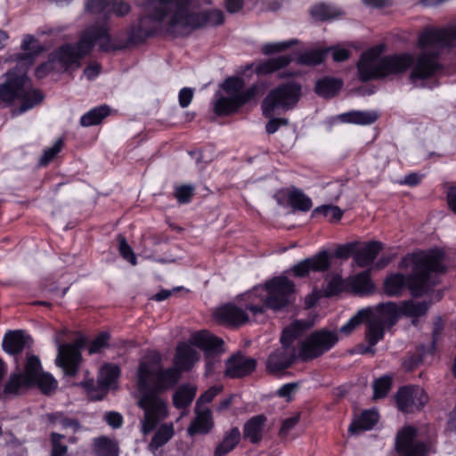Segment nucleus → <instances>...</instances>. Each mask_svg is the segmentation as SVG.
Here are the masks:
<instances>
[{
    "label": "nucleus",
    "mask_w": 456,
    "mask_h": 456,
    "mask_svg": "<svg viewBox=\"0 0 456 456\" xmlns=\"http://www.w3.org/2000/svg\"><path fill=\"white\" fill-rule=\"evenodd\" d=\"M144 5L145 15L139 19L136 26H132L129 41L140 44L154 36L158 23L168 13L167 32L175 37H186L194 30L222 25L224 14L221 10L213 9L204 12H190L193 0H150Z\"/></svg>",
    "instance_id": "obj_1"
},
{
    "label": "nucleus",
    "mask_w": 456,
    "mask_h": 456,
    "mask_svg": "<svg viewBox=\"0 0 456 456\" xmlns=\"http://www.w3.org/2000/svg\"><path fill=\"white\" fill-rule=\"evenodd\" d=\"M444 253L438 249L419 251L407 254L398 264L401 270L411 269L408 275L392 273L383 281V291L388 297H400L407 287L415 297H422L430 291L436 285L433 273H444L446 267L442 261Z\"/></svg>",
    "instance_id": "obj_2"
},
{
    "label": "nucleus",
    "mask_w": 456,
    "mask_h": 456,
    "mask_svg": "<svg viewBox=\"0 0 456 456\" xmlns=\"http://www.w3.org/2000/svg\"><path fill=\"white\" fill-rule=\"evenodd\" d=\"M456 45V27L445 28H427L419 35L417 62L409 79L415 83L418 80H426L436 77L442 72L444 66L440 61L442 49Z\"/></svg>",
    "instance_id": "obj_3"
},
{
    "label": "nucleus",
    "mask_w": 456,
    "mask_h": 456,
    "mask_svg": "<svg viewBox=\"0 0 456 456\" xmlns=\"http://www.w3.org/2000/svg\"><path fill=\"white\" fill-rule=\"evenodd\" d=\"M383 46L370 48L363 52L357 62L359 79L362 82L382 79L389 76L401 75L410 68L413 70L417 58L409 53L379 57ZM412 71H411V73Z\"/></svg>",
    "instance_id": "obj_4"
},
{
    "label": "nucleus",
    "mask_w": 456,
    "mask_h": 456,
    "mask_svg": "<svg viewBox=\"0 0 456 456\" xmlns=\"http://www.w3.org/2000/svg\"><path fill=\"white\" fill-rule=\"evenodd\" d=\"M4 76L5 80L0 84V109L12 107L20 102V106L12 110L13 115H20L43 102V93L33 87L30 78L21 69L15 67Z\"/></svg>",
    "instance_id": "obj_5"
},
{
    "label": "nucleus",
    "mask_w": 456,
    "mask_h": 456,
    "mask_svg": "<svg viewBox=\"0 0 456 456\" xmlns=\"http://www.w3.org/2000/svg\"><path fill=\"white\" fill-rule=\"evenodd\" d=\"M312 325L310 322L296 320L282 330L280 338L281 346L273 351L265 361V370L268 374L281 376L292 366L298 358V350L293 344Z\"/></svg>",
    "instance_id": "obj_6"
},
{
    "label": "nucleus",
    "mask_w": 456,
    "mask_h": 456,
    "mask_svg": "<svg viewBox=\"0 0 456 456\" xmlns=\"http://www.w3.org/2000/svg\"><path fill=\"white\" fill-rule=\"evenodd\" d=\"M180 379L178 369H163L148 362H140L137 370L138 390L152 391L157 395L175 387Z\"/></svg>",
    "instance_id": "obj_7"
},
{
    "label": "nucleus",
    "mask_w": 456,
    "mask_h": 456,
    "mask_svg": "<svg viewBox=\"0 0 456 456\" xmlns=\"http://www.w3.org/2000/svg\"><path fill=\"white\" fill-rule=\"evenodd\" d=\"M301 91V85L296 81L282 83L272 89L262 102L263 115L271 118L277 108L293 109L302 95Z\"/></svg>",
    "instance_id": "obj_8"
},
{
    "label": "nucleus",
    "mask_w": 456,
    "mask_h": 456,
    "mask_svg": "<svg viewBox=\"0 0 456 456\" xmlns=\"http://www.w3.org/2000/svg\"><path fill=\"white\" fill-rule=\"evenodd\" d=\"M418 429L405 426L396 434L395 447L400 456H428L436 452V439L418 440Z\"/></svg>",
    "instance_id": "obj_9"
},
{
    "label": "nucleus",
    "mask_w": 456,
    "mask_h": 456,
    "mask_svg": "<svg viewBox=\"0 0 456 456\" xmlns=\"http://www.w3.org/2000/svg\"><path fill=\"white\" fill-rule=\"evenodd\" d=\"M338 341V332L326 328L311 332L301 342L298 359L307 362L329 352Z\"/></svg>",
    "instance_id": "obj_10"
},
{
    "label": "nucleus",
    "mask_w": 456,
    "mask_h": 456,
    "mask_svg": "<svg viewBox=\"0 0 456 456\" xmlns=\"http://www.w3.org/2000/svg\"><path fill=\"white\" fill-rule=\"evenodd\" d=\"M266 296L264 305L275 312L289 305L294 301L295 284L287 276L281 275L265 283Z\"/></svg>",
    "instance_id": "obj_11"
},
{
    "label": "nucleus",
    "mask_w": 456,
    "mask_h": 456,
    "mask_svg": "<svg viewBox=\"0 0 456 456\" xmlns=\"http://www.w3.org/2000/svg\"><path fill=\"white\" fill-rule=\"evenodd\" d=\"M141 397L138 406L143 410L142 432L144 435L151 433L159 423L168 415L167 405L164 400L152 391H139Z\"/></svg>",
    "instance_id": "obj_12"
},
{
    "label": "nucleus",
    "mask_w": 456,
    "mask_h": 456,
    "mask_svg": "<svg viewBox=\"0 0 456 456\" xmlns=\"http://www.w3.org/2000/svg\"><path fill=\"white\" fill-rule=\"evenodd\" d=\"M87 344L86 338L79 336L73 343H58V354L55 359V364L61 368L64 375L75 377L79 370L82 362L81 349Z\"/></svg>",
    "instance_id": "obj_13"
},
{
    "label": "nucleus",
    "mask_w": 456,
    "mask_h": 456,
    "mask_svg": "<svg viewBox=\"0 0 456 456\" xmlns=\"http://www.w3.org/2000/svg\"><path fill=\"white\" fill-rule=\"evenodd\" d=\"M257 85H252L250 87L242 91L241 94H236L232 96H220L214 104V112L216 116H229L238 111L243 105L253 100L258 94Z\"/></svg>",
    "instance_id": "obj_14"
},
{
    "label": "nucleus",
    "mask_w": 456,
    "mask_h": 456,
    "mask_svg": "<svg viewBox=\"0 0 456 456\" xmlns=\"http://www.w3.org/2000/svg\"><path fill=\"white\" fill-rule=\"evenodd\" d=\"M428 397L424 389L414 386L402 387L395 394L397 408L403 413L420 411L428 403Z\"/></svg>",
    "instance_id": "obj_15"
},
{
    "label": "nucleus",
    "mask_w": 456,
    "mask_h": 456,
    "mask_svg": "<svg viewBox=\"0 0 456 456\" xmlns=\"http://www.w3.org/2000/svg\"><path fill=\"white\" fill-rule=\"evenodd\" d=\"M256 360L247 357L241 352L232 354L225 362V375L231 379H241L250 375L256 368Z\"/></svg>",
    "instance_id": "obj_16"
},
{
    "label": "nucleus",
    "mask_w": 456,
    "mask_h": 456,
    "mask_svg": "<svg viewBox=\"0 0 456 456\" xmlns=\"http://www.w3.org/2000/svg\"><path fill=\"white\" fill-rule=\"evenodd\" d=\"M51 61H54L57 69L69 70L80 67V59L76 53L74 44L66 43L51 53Z\"/></svg>",
    "instance_id": "obj_17"
},
{
    "label": "nucleus",
    "mask_w": 456,
    "mask_h": 456,
    "mask_svg": "<svg viewBox=\"0 0 456 456\" xmlns=\"http://www.w3.org/2000/svg\"><path fill=\"white\" fill-rule=\"evenodd\" d=\"M215 427L212 411L209 408L200 409L195 407V417L187 428V435H208Z\"/></svg>",
    "instance_id": "obj_18"
},
{
    "label": "nucleus",
    "mask_w": 456,
    "mask_h": 456,
    "mask_svg": "<svg viewBox=\"0 0 456 456\" xmlns=\"http://www.w3.org/2000/svg\"><path fill=\"white\" fill-rule=\"evenodd\" d=\"M190 342L203 350L206 354H219L224 351V340L208 330H200L194 333Z\"/></svg>",
    "instance_id": "obj_19"
},
{
    "label": "nucleus",
    "mask_w": 456,
    "mask_h": 456,
    "mask_svg": "<svg viewBox=\"0 0 456 456\" xmlns=\"http://www.w3.org/2000/svg\"><path fill=\"white\" fill-rule=\"evenodd\" d=\"M215 316L220 322L232 327L241 326L248 321L246 311L233 304H227L219 307Z\"/></svg>",
    "instance_id": "obj_20"
},
{
    "label": "nucleus",
    "mask_w": 456,
    "mask_h": 456,
    "mask_svg": "<svg viewBox=\"0 0 456 456\" xmlns=\"http://www.w3.org/2000/svg\"><path fill=\"white\" fill-rule=\"evenodd\" d=\"M200 360L199 353L186 343H179L174 357V368L179 370V373L190 370Z\"/></svg>",
    "instance_id": "obj_21"
},
{
    "label": "nucleus",
    "mask_w": 456,
    "mask_h": 456,
    "mask_svg": "<svg viewBox=\"0 0 456 456\" xmlns=\"http://www.w3.org/2000/svg\"><path fill=\"white\" fill-rule=\"evenodd\" d=\"M106 34L104 26H92L87 28L82 37L77 44H74V49L77 55L81 60L87 55L103 35Z\"/></svg>",
    "instance_id": "obj_22"
},
{
    "label": "nucleus",
    "mask_w": 456,
    "mask_h": 456,
    "mask_svg": "<svg viewBox=\"0 0 456 456\" xmlns=\"http://www.w3.org/2000/svg\"><path fill=\"white\" fill-rule=\"evenodd\" d=\"M28 339L30 337L22 330H8L3 338V350L11 355H18L23 351Z\"/></svg>",
    "instance_id": "obj_23"
},
{
    "label": "nucleus",
    "mask_w": 456,
    "mask_h": 456,
    "mask_svg": "<svg viewBox=\"0 0 456 456\" xmlns=\"http://www.w3.org/2000/svg\"><path fill=\"white\" fill-rule=\"evenodd\" d=\"M402 316L401 305L395 302L380 303L376 307V314H371L373 319H378L384 326L393 327Z\"/></svg>",
    "instance_id": "obj_24"
},
{
    "label": "nucleus",
    "mask_w": 456,
    "mask_h": 456,
    "mask_svg": "<svg viewBox=\"0 0 456 456\" xmlns=\"http://www.w3.org/2000/svg\"><path fill=\"white\" fill-rule=\"evenodd\" d=\"M266 421L267 418L264 414L251 417L243 426V438L253 444H259L263 439Z\"/></svg>",
    "instance_id": "obj_25"
},
{
    "label": "nucleus",
    "mask_w": 456,
    "mask_h": 456,
    "mask_svg": "<svg viewBox=\"0 0 456 456\" xmlns=\"http://www.w3.org/2000/svg\"><path fill=\"white\" fill-rule=\"evenodd\" d=\"M383 249V244L379 241L366 242L354 254V260L359 267L370 266L379 253Z\"/></svg>",
    "instance_id": "obj_26"
},
{
    "label": "nucleus",
    "mask_w": 456,
    "mask_h": 456,
    "mask_svg": "<svg viewBox=\"0 0 456 456\" xmlns=\"http://www.w3.org/2000/svg\"><path fill=\"white\" fill-rule=\"evenodd\" d=\"M309 14L314 21L324 22L342 17L345 12L341 8L320 2L310 8Z\"/></svg>",
    "instance_id": "obj_27"
},
{
    "label": "nucleus",
    "mask_w": 456,
    "mask_h": 456,
    "mask_svg": "<svg viewBox=\"0 0 456 456\" xmlns=\"http://www.w3.org/2000/svg\"><path fill=\"white\" fill-rule=\"evenodd\" d=\"M293 61V57L289 54L281 55L275 58H270L268 60L263 61L259 62L255 69V72L258 76H265L275 71L281 70L288 67L291 61Z\"/></svg>",
    "instance_id": "obj_28"
},
{
    "label": "nucleus",
    "mask_w": 456,
    "mask_h": 456,
    "mask_svg": "<svg viewBox=\"0 0 456 456\" xmlns=\"http://www.w3.org/2000/svg\"><path fill=\"white\" fill-rule=\"evenodd\" d=\"M379 413L375 410H366L354 419L348 428L351 435H358L366 430H370L379 421Z\"/></svg>",
    "instance_id": "obj_29"
},
{
    "label": "nucleus",
    "mask_w": 456,
    "mask_h": 456,
    "mask_svg": "<svg viewBox=\"0 0 456 456\" xmlns=\"http://www.w3.org/2000/svg\"><path fill=\"white\" fill-rule=\"evenodd\" d=\"M343 87V80L332 77H324L316 81L314 92L322 97H334Z\"/></svg>",
    "instance_id": "obj_30"
},
{
    "label": "nucleus",
    "mask_w": 456,
    "mask_h": 456,
    "mask_svg": "<svg viewBox=\"0 0 456 456\" xmlns=\"http://www.w3.org/2000/svg\"><path fill=\"white\" fill-rule=\"evenodd\" d=\"M240 432L237 427L231 428L225 433L223 440L215 449L214 456H225L232 452L240 441Z\"/></svg>",
    "instance_id": "obj_31"
},
{
    "label": "nucleus",
    "mask_w": 456,
    "mask_h": 456,
    "mask_svg": "<svg viewBox=\"0 0 456 456\" xmlns=\"http://www.w3.org/2000/svg\"><path fill=\"white\" fill-rule=\"evenodd\" d=\"M288 204L294 211L307 212L313 207L311 199L302 191L292 187L288 189Z\"/></svg>",
    "instance_id": "obj_32"
},
{
    "label": "nucleus",
    "mask_w": 456,
    "mask_h": 456,
    "mask_svg": "<svg viewBox=\"0 0 456 456\" xmlns=\"http://www.w3.org/2000/svg\"><path fill=\"white\" fill-rule=\"evenodd\" d=\"M352 290L360 296L371 293L375 286L370 279V270H365L356 274L351 281Z\"/></svg>",
    "instance_id": "obj_33"
},
{
    "label": "nucleus",
    "mask_w": 456,
    "mask_h": 456,
    "mask_svg": "<svg viewBox=\"0 0 456 456\" xmlns=\"http://www.w3.org/2000/svg\"><path fill=\"white\" fill-rule=\"evenodd\" d=\"M197 388L194 386L182 385L173 395V404L177 409L187 408L196 395Z\"/></svg>",
    "instance_id": "obj_34"
},
{
    "label": "nucleus",
    "mask_w": 456,
    "mask_h": 456,
    "mask_svg": "<svg viewBox=\"0 0 456 456\" xmlns=\"http://www.w3.org/2000/svg\"><path fill=\"white\" fill-rule=\"evenodd\" d=\"M365 330V340L371 346L377 345L383 339L385 335V327L378 319L371 316L368 319Z\"/></svg>",
    "instance_id": "obj_35"
},
{
    "label": "nucleus",
    "mask_w": 456,
    "mask_h": 456,
    "mask_svg": "<svg viewBox=\"0 0 456 456\" xmlns=\"http://www.w3.org/2000/svg\"><path fill=\"white\" fill-rule=\"evenodd\" d=\"M175 435L173 423H164L160 425L157 432L151 438L149 444L151 451H157L164 444H166Z\"/></svg>",
    "instance_id": "obj_36"
},
{
    "label": "nucleus",
    "mask_w": 456,
    "mask_h": 456,
    "mask_svg": "<svg viewBox=\"0 0 456 456\" xmlns=\"http://www.w3.org/2000/svg\"><path fill=\"white\" fill-rule=\"evenodd\" d=\"M120 369L116 364H105L98 374V387L106 392L110 386L118 378Z\"/></svg>",
    "instance_id": "obj_37"
},
{
    "label": "nucleus",
    "mask_w": 456,
    "mask_h": 456,
    "mask_svg": "<svg viewBox=\"0 0 456 456\" xmlns=\"http://www.w3.org/2000/svg\"><path fill=\"white\" fill-rule=\"evenodd\" d=\"M430 305V301L416 302L411 299L403 301L401 305L402 315L412 318L423 316L428 313Z\"/></svg>",
    "instance_id": "obj_38"
},
{
    "label": "nucleus",
    "mask_w": 456,
    "mask_h": 456,
    "mask_svg": "<svg viewBox=\"0 0 456 456\" xmlns=\"http://www.w3.org/2000/svg\"><path fill=\"white\" fill-rule=\"evenodd\" d=\"M341 118L343 121L348 123L370 125L379 118V114L376 111L354 110L342 114Z\"/></svg>",
    "instance_id": "obj_39"
},
{
    "label": "nucleus",
    "mask_w": 456,
    "mask_h": 456,
    "mask_svg": "<svg viewBox=\"0 0 456 456\" xmlns=\"http://www.w3.org/2000/svg\"><path fill=\"white\" fill-rule=\"evenodd\" d=\"M110 109L107 105L96 107L81 117L80 124L82 126L99 125L105 118L110 115Z\"/></svg>",
    "instance_id": "obj_40"
},
{
    "label": "nucleus",
    "mask_w": 456,
    "mask_h": 456,
    "mask_svg": "<svg viewBox=\"0 0 456 456\" xmlns=\"http://www.w3.org/2000/svg\"><path fill=\"white\" fill-rule=\"evenodd\" d=\"M427 354H430V348L428 350L424 345L418 346L414 353L408 354L404 358L403 362L404 369L408 371H411L418 368L424 362Z\"/></svg>",
    "instance_id": "obj_41"
},
{
    "label": "nucleus",
    "mask_w": 456,
    "mask_h": 456,
    "mask_svg": "<svg viewBox=\"0 0 456 456\" xmlns=\"http://www.w3.org/2000/svg\"><path fill=\"white\" fill-rule=\"evenodd\" d=\"M32 387H37L45 395H51L56 391L58 382L50 373L43 372L36 378Z\"/></svg>",
    "instance_id": "obj_42"
},
{
    "label": "nucleus",
    "mask_w": 456,
    "mask_h": 456,
    "mask_svg": "<svg viewBox=\"0 0 456 456\" xmlns=\"http://www.w3.org/2000/svg\"><path fill=\"white\" fill-rule=\"evenodd\" d=\"M95 456H118V444L108 437L102 436L94 440Z\"/></svg>",
    "instance_id": "obj_43"
},
{
    "label": "nucleus",
    "mask_w": 456,
    "mask_h": 456,
    "mask_svg": "<svg viewBox=\"0 0 456 456\" xmlns=\"http://www.w3.org/2000/svg\"><path fill=\"white\" fill-rule=\"evenodd\" d=\"M42 371V366L39 358L37 355H29L27 357V362L24 368L25 382L27 384L33 385V381L36 380Z\"/></svg>",
    "instance_id": "obj_44"
},
{
    "label": "nucleus",
    "mask_w": 456,
    "mask_h": 456,
    "mask_svg": "<svg viewBox=\"0 0 456 456\" xmlns=\"http://www.w3.org/2000/svg\"><path fill=\"white\" fill-rule=\"evenodd\" d=\"M306 259L309 261L311 272L324 273L330 268V256L327 250H322Z\"/></svg>",
    "instance_id": "obj_45"
},
{
    "label": "nucleus",
    "mask_w": 456,
    "mask_h": 456,
    "mask_svg": "<svg viewBox=\"0 0 456 456\" xmlns=\"http://www.w3.org/2000/svg\"><path fill=\"white\" fill-rule=\"evenodd\" d=\"M329 50L330 49H316L305 52L298 57L297 63L308 66L321 64L324 61Z\"/></svg>",
    "instance_id": "obj_46"
},
{
    "label": "nucleus",
    "mask_w": 456,
    "mask_h": 456,
    "mask_svg": "<svg viewBox=\"0 0 456 456\" xmlns=\"http://www.w3.org/2000/svg\"><path fill=\"white\" fill-rule=\"evenodd\" d=\"M372 314V310L370 308H364L359 310L354 316H353L347 323L340 328V332L345 335H349L352 331L361 323H362L365 319L370 317Z\"/></svg>",
    "instance_id": "obj_47"
},
{
    "label": "nucleus",
    "mask_w": 456,
    "mask_h": 456,
    "mask_svg": "<svg viewBox=\"0 0 456 456\" xmlns=\"http://www.w3.org/2000/svg\"><path fill=\"white\" fill-rule=\"evenodd\" d=\"M22 387H30L32 386L31 384H27L25 382V378L21 373H12L8 379V381L4 385V394L5 395H17L20 388Z\"/></svg>",
    "instance_id": "obj_48"
},
{
    "label": "nucleus",
    "mask_w": 456,
    "mask_h": 456,
    "mask_svg": "<svg viewBox=\"0 0 456 456\" xmlns=\"http://www.w3.org/2000/svg\"><path fill=\"white\" fill-rule=\"evenodd\" d=\"M373 399H381L387 396L392 387V377L384 375L373 382Z\"/></svg>",
    "instance_id": "obj_49"
},
{
    "label": "nucleus",
    "mask_w": 456,
    "mask_h": 456,
    "mask_svg": "<svg viewBox=\"0 0 456 456\" xmlns=\"http://www.w3.org/2000/svg\"><path fill=\"white\" fill-rule=\"evenodd\" d=\"M83 387L92 400H102L103 397L104 389L98 387V381L95 383L94 379H85L77 384Z\"/></svg>",
    "instance_id": "obj_50"
},
{
    "label": "nucleus",
    "mask_w": 456,
    "mask_h": 456,
    "mask_svg": "<svg viewBox=\"0 0 456 456\" xmlns=\"http://www.w3.org/2000/svg\"><path fill=\"white\" fill-rule=\"evenodd\" d=\"M65 438L64 435H61L56 432H53L50 435L51 442V456H65L68 452V446L61 443V440Z\"/></svg>",
    "instance_id": "obj_51"
},
{
    "label": "nucleus",
    "mask_w": 456,
    "mask_h": 456,
    "mask_svg": "<svg viewBox=\"0 0 456 456\" xmlns=\"http://www.w3.org/2000/svg\"><path fill=\"white\" fill-rule=\"evenodd\" d=\"M297 40H289L278 43H267L262 46V53L265 55H272L281 53L292 45H296Z\"/></svg>",
    "instance_id": "obj_52"
},
{
    "label": "nucleus",
    "mask_w": 456,
    "mask_h": 456,
    "mask_svg": "<svg viewBox=\"0 0 456 456\" xmlns=\"http://www.w3.org/2000/svg\"><path fill=\"white\" fill-rule=\"evenodd\" d=\"M110 334L108 332H101L88 345V354H94L101 353L103 348L109 346Z\"/></svg>",
    "instance_id": "obj_53"
},
{
    "label": "nucleus",
    "mask_w": 456,
    "mask_h": 456,
    "mask_svg": "<svg viewBox=\"0 0 456 456\" xmlns=\"http://www.w3.org/2000/svg\"><path fill=\"white\" fill-rule=\"evenodd\" d=\"M344 281L340 275H333L329 281L326 288L323 289L325 297H334L343 291Z\"/></svg>",
    "instance_id": "obj_54"
},
{
    "label": "nucleus",
    "mask_w": 456,
    "mask_h": 456,
    "mask_svg": "<svg viewBox=\"0 0 456 456\" xmlns=\"http://www.w3.org/2000/svg\"><path fill=\"white\" fill-rule=\"evenodd\" d=\"M62 144V140L59 139L52 147L45 150L43 155L41 156L38 161V165L40 167H46L50 162H52L55 159L57 154L61 151Z\"/></svg>",
    "instance_id": "obj_55"
},
{
    "label": "nucleus",
    "mask_w": 456,
    "mask_h": 456,
    "mask_svg": "<svg viewBox=\"0 0 456 456\" xmlns=\"http://www.w3.org/2000/svg\"><path fill=\"white\" fill-rule=\"evenodd\" d=\"M316 214H322L325 216L330 215L332 221H339L343 216V211L338 206L322 205L314 208L313 215Z\"/></svg>",
    "instance_id": "obj_56"
},
{
    "label": "nucleus",
    "mask_w": 456,
    "mask_h": 456,
    "mask_svg": "<svg viewBox=\"0 0 456 456\" xmlns=\"http://www.w3.org/2000/svg\"><path fill=\"white\" fill-rule=\"evenodd\" d=\"M118 240L119 242L118 249L121 256L131 263L133 265H136V256L132 249V248L126 242V238L119 234L118 236Z\"/></svg>",
    "instance_id": "obj_57"
},
{
    "label": "nucleus",
    "mask_w": 456,
    "mask_h": 456,
    "mask_svg": "<svg viewBox=\"0 0 456 456\" xmlns=\"http://www.w3.org/2000/svg\"><path fill=\"white\" fill-rule=\"evenodd\" d=\"M194 194V187L189 184L181 185L175 188V197L181 204H185L191 201Z\"/></svg>",
    "instance_id": "obj_58"
},
{
    "label": "nucleus",
    "mask_w": 456,
    "mask_h": 456,
    "mask_svg": "<svg viewBox=\"0 0 456 456\" xmlns=\"http://www.w3.org/2000/svg\"><path fill=\"white\" fill-rule=\"evenodd\" d=\"M245 86L244 80L238 77H230L224 82L223 88L226 93L241 94Z\"/></svg>",
    "instance_id": "obj_59"
},
{
    "label": "nucleus",
    "mask_w": 456,
    "mask_h": 456,
    "mask_svg": "<svg viewBox=\"0 0 456 456\" xmlns=\"http://www.w3.org/2000/svg\"><path fill=\"white\" fill-rule=\"evenodd\" d=\"M299 420H300V414L299 413H297L295 416H292V417L285 419L282 421L281 427V428L279 430V433H278L279 436L281 439L287 438V436H289V432L297 425Z\"/></svg>",
    "instance_id": "obj_60"
},
{
    "label": "nucleus",
    "mask_w": 456,
    "mask_h": 456,
    "mask_svg": "<svg viewBox=\"0 0 456 456\" xmlns=\"http://www.w3.org/2000/svg\"><path fill=\"white\" fill-rule=\"evenodd\" d=\"M444 329V324L440 316H437L434 322L433 330H432V340L430 346V354H433L436 350V345L439 339L440 335L442 334Z\"/></svg>",
    "instance_id": "obj_61"
},
{
    "label": "nucleus",
    "mask_w": 456,
    "mask_h": 456,
    "mask_svg": "<svg viewBox=\"0 0 456 456\" xmlns=\"http://www.w3.org/2000/svg\"><path fill=\"white\" fill-rule=\"evenodd\" d=\"M357 244V242H351L340 245L336 248L334 256L339 259H347L351 255L354 256Z\"/></svg>",
    "instance_id": "obj_62"
},
{
    "label": "nucleus",
    "mask_w": 456,
    "mask_h": 456,
    "mask_svg": "<svg viewBox=\"0 0 456 456\" xmlns=\"http://www.w3.org/2000/svg\"><path fill=\"white\" fill-rule=\"evenodd\" d=\"M58 69L54 61H51V53L49 54L48 61L41 63L38 67H37L35 75L37 78L45 77L51 71Z\"/></svg>",
    "instance_id": "obj_63"
},
{
    "label": "nucleus",
    "mask_w": 456,
    "mask_h": 456,
    "mask_svg": "<svg viewBox=\"0 0 456 456\" xmlns=\"http://www.w3.org/2000/svg\"><path fill=\"white\" fill-rule=\"evenodd\" d=\"M291 270L295 277H306L311 272L309 261L305 258L295 265Z\"/></svg>",
    "instance_id": "obj_64"
}]
</instances>
